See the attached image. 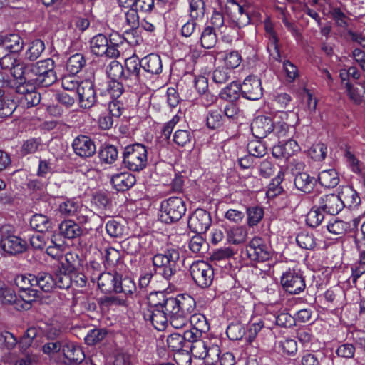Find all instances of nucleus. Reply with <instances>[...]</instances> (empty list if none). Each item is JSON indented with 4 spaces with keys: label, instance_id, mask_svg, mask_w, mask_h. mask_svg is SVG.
<instances>
[{
    "label": "nucleus",
    "instance_id": "6ab92c4d",
    "mask_svg": "<svg viewBox=\"0 0 365 365\" xmlns=\"http://www.w3.org/2000/svg\"><path fill=\"white\" fill-rule=\"evenodd\" d=\"M338 196L343 209L345 207L349 210L356 209L361 201L359 193L349 185L341 187L338 192Z\"/></svg>",
    "mask_w": 365,
    "mask_h": 365
},
{
    "label": "nucleus",
    "instance_id": "412c9836",
    "mask_svg": "<svg viewBox=\"0 0 365 365\" xmlns=\"http://www.w3.org/2000/svg\"><path fill=\"white\" fill-rule=\"evenodd\" d=\"M319 207L324 213L336 215L343 210L338 194H327L319 197Z\"/></svg>",
    "mask_w": 365,
    "mask_h": 365
},
{
    "label": "nucleus",
    "instance_id": "774afa93",
    "mask_svg": "<svg viewBox=\"0 0 365 365\" xmlns=\"http://www.w3.org/2000/svg\"><path fill=\"white\" fill-rule=\"evenodd\" d=\"M223 61L226 68L231 70L237 68L241 63V56L235 51L226 52L223 54Z\"/></svg>",
    "mask_w": 365,
    "mask_h": 365
},
{
    "label": "nucleus",
    "instance_id": "cd10ccee",
    "mask_svg": "<svg viewBox=\"0 0 365 365\" xmlns=\"http://www.w3.org/2000/svg\"><path fill=\"white\" fill-rule=\"evenodd\" d=\"M136 182L135 177L130 173H120L113 175L111 182L118 191H125L132 187Z\"/></svg>",
    "mask_w": 365,
    "mask_h": 365
},
{
    "label": "nucleus",
    "instance_id": "bb28decb",
    "mask_svg": "<svg viewBox=\"0 0 365 365\" xmlns=\"http://www.w3.org/2000/svg\"><path fill=\"white\" fill-rule=\"evenodd\" d=\"M0 300L3 304H11L14 306V308L18 311H26L23 307H19V306L23 305L26 301L25 298L23 297L20 294L18 297L10 288L3 287L0 289Z\"/></svg>",
    "mask_w": 365,
    "mask_h": 365
},
{
    "label": "nucleus",
    "instance_id": "39448f33",
    "mask_svg": "<svg viewBox=\"0 0 365 365\" xmlns=\"http://www.w3.org/2000/svg\"><path fill=\"white\" fill-rule=\"evenodd\" d=\"M197 333L187 331L185 333V338L191 342L190 351L192 356L199 359H207L212 361L218 359L220 349L217 346H209V341L197 339Z\"/></svg>",
    "mask_w": 365,
    "mask_h": 365
},
{
    "label": "nucleus",
    "instance_id": "f704fd0d",
    "mask_svg": "<svg viewBox=\"0 0 365 365\" xmlns=\"http://www.w3.org/2000/svg\"><path fill=\"white\" fill-rule=\"evenodd\" d=\"M320 185L327 188L335 187L339 182V178L335 169L322 171L318 175Z\"/></svg>",
    "mask_w": 365,
    "mask_h": 365
},
{
    "label": "nucleus",
    "instance_id": "473e14b6",
    "mask_svg": "<svg viewBox=\"0 0 365 365\" xmlns=\"http://www.w3.org/2000/svg\"><path fill=\"white\" fill-rule=\"evenodd\" d=\"M30 68L31 63L26 64L18 60L10 71L14 78L19 80V83L24 85L26 83L29 84V78L28 76H30L29 74L30 73Z\"/></svg>",
    "mask_w": 365,
    "mask_h": 365
},
{
    "label": "nucleus",
    "instance_id": "423d86ee",
    "mask_svg": "<svg viewBox=\"0 0 365 365\" xmlns=\"http://www.w3.org/2000/svg\"><path fill=\"white\" fill-rule=\"evenodd\" d=\"M186 210L185 202L182 198L170 197L160 203V220L168 224L178 222L185 214Z\"/></svg>",
    "mask_w": 365,
    "mask_h": 365
},
{
    "label": "nucleus",
    "instance_id": "6e6d98bb",
    "mask_svg": "<svg viewBox=\"0 0 365 365\" xmlns=\"http://www.w3.org/2000/svg\"><path fill=\"white\" fill-rule=\"evenodd\" d=\"M106 73L111 80H120L124 82V66L113 60L106 68Z\"/></svg>",
    "mask_w": 365,
    "mask_h": 365
},
{
    "label": "nucleus",
    "instance_id": "f257e3e1",
    "mask_svg": "<svg viewBox=\"0 0 365 365\" xmlns=\"http://www.w3.org/2000/svg\"><path fill=\"white\" fill-rule=\"evenodd\" d=\"M55 62L52 58L39 61L36 63H31L30 73H29V84L48 87L57 80V76L54 71Z\"/></svg>",
    "mask_w": 365,
    "mask_h": 365
},
{
    "label": "nucleus",
    "instance_id": "e433bc0d",
    "mask_svg": "<svg viewBox=\"0 0 365 365\" xmlns=\"http://www.w3.org/2000/svg\"><path fill=\"white\" fill-rule=\"evenodd\" d=\"M35 287L43 292H49L55 288L54 276L47 272H40L35 275Z\"/></svg>",
    "mask_w": 365,
    "mask_h": 365
},
{
    "label": "nucleus",
    "instance_id": "79ce46f5",
    "mask_svg": "<svg viewBox=\"0 0 365 365\" xmlns=\"http://www.w3.org/2000/svg\"><path fill=\"white\" fill-rule=\"evenodd\" d=\"M30 226L32 229L38 232L48 231L51 227V222L49 218L42 214H35L30 220Z\"/></svg>",
    "mask_w": 365,
    "mask_h": 365
},
{
    "label": "nucleus",
    "instance_id": "5701e85b",
    "mask_svg": "<svg viewBox=\"0 0 365 365\" xmlns=\"http://www.w3.org/2000/svg\"><path fill=\"white\" fill-rule=\"evenodd\" d=\"M1 247L5 252L14 255L26 250V242L17 236L9 235L1 239Z\"/></svg>",
    "mask_w": 365,
    "mask_h": 365
},
{
    "label": "nucleus",
    "instance_id": "a878e982",
    "mask_svg": "<svg viewBox=\"0 0 365 365\" xmlns=\"http://www.w3.org/2000/svg\"><path fill=\"white\" fill-rule=\"evenodd\" d=\"M18 92L21 95L19 100L24 106L30 108L40 103V94L35 91L34 88L28 89L24 85H21L18 87Z\"/></svg>",
    "mask_w": 365,
    "mask_h": 365
},
{
    "label": "nucleus",
    "instance_id": "2f4dec72",
    "mask_svg": "<svg viewBox=\"0 0 365 365\" xmlns=\"http://www.w3.org/2000/svg\"><path fill=\"white\" fill-rule=\"evenodd\" d=\"M61 235L68 239H73L82 234L80 226L74 221L68 220L63 221L58 226Z\"/></svg>",
    "mask_w": 365,
    "mask_h": 365
},
{
    "label": "nucleus",
    "instance_id": "bf43d9fd",
    "mask_svg": "<svg viewBox=\"0 0 365 365\" xmlns=\"http://www.w3.org/2000/svg\"><path fill=\"white\" fill-rule=\"evenodd\" d=\"M298 246L304 250L314 249L316 242L313 234L304 230L298 232Z\"/></svg>",
    "mask_w": 365,
    "mask_h": 365
},
{
    "label": "nucleus",
    "instance_id": "69168bd1",
    "mask_svg": "<svg viewBox=\"0 0 365 365\" xmlns=\"http://www.w3.org/2000/svg\"><path fill=\"white\" fill-rule=\"evenodd\" d=\"M349 225L339 219H334V221H329L327 225V230L334 235H344L349 229Z\"/></svg>",
    "mask_w": 365,
    "mask_h": 365
},
{
    "label": "nucleus",
    "instance_id": "4d7b16f0",
    "mask_svg": "<svg viewBox=\"0 0 365 365\" xmlns=\"http://www.w3.org/2000/svg\"><path fill=\"white\" fill-rule=\"evenodd\" d=\"M327 145L324 143L313 144L308 150V155L314 161H323L327 156Z\"/></svg>",
    "mask_w": 365,
    "mask_h": 365
},
{
    "label": "nucleus",
    "instance_id": "4be33fe9",
    "mask_svg": "<svg viewBox=\"0 0 365 365\" xmlns=\"http://www.w3.org/2000/svg\"><path fill=\"white\" fill-rule=\"evenodd\" d=\"M0 47L11 53H18L24 47V41L18 34L1 33L0 34Z\"/></svg>",
    "mask_w": 365,
    "mask_h": 365
},
{
    "label": "nucleus",
    "instance_id": "0eeeda50",
    "mask_svg": "<svg viewBox=\"0 0 365 365\" xmlns=\"http://www.w3.org/2000/svg\"><path fill=\"white\" fill-rule=\"evenodd\" d=\"M141 64L138 57L133 55L125 61L124 66V83L133 91H138L144 78L141 72Z\"/></svg>",
    "mask_w": 365,
    "mask_h": 365
},
{
    "label": "nucleus",
    "instance_id": "4468645a",
    "mask_svg": "<svg viewBox=\"0 0 365 365\" xmlns=\"http://www.w3.org/2000/svg\"><path fill=\"white\" fill-rule=\"evenodd\" d=\"M211 223L210 213L203 209H197L189 218L188 227L193 232L205 233Z\"/></svg>",
    "mask_w": 365,
    "mask_h": 365
},
{
    "label": "nucleus",
    "instance_id": "ea45409f",
    "mask_svg": "<svg viewBox=\"0 0 365 365\" xmlns=\"http://www.w3.org/2000/svg\"><path fill=\"white\" fill-rule=\"evenodd\" d=\"M207 125L209 128L219 129L226 124V118L223 112L220 110H211L208 112L206 118Z\"/></svg>",
    "mask_w": 365,
    "mask_h": 365
},
{
    "label": "nucleus",
    "instance_id": "1a4fd4ad",
    "mask_svg": "<svg viewBox=\"0 0 365 365\" xmlns=\"http://www.w3.org/2000/svg\"><path fill=\"white\" fill-rule=\"evenodd\" d=\"M139 26V16L136 9L131 8L125 12L123 27L127 26L128 29L125 30L122 41L125 40L130 45L139 44L142 41L138 32Z\"/></svg>",
    "mask_w": 365,
    "mask_h": 365
},
{
    "label": "nucleus",
    "instance_id": "37998d69",
    "mask_svg": "<svg viewBox=\"0 0 365 365\" xmlns=\"http://www.w3.org/2000/svg\"><path fill=\"white\" fill-rule=\"evenodd\" d=\"M217 42V37L215 29L211 26H205L200 36L202 47L210 49L215 46Z\"/></svg>",
    "mask_w": 365,
    "mask_h": 365
},
{
    "label": "nucleus",
    "instance_id": "3c124183",
    "mask_svg": "<svg viewBox=\"0 0 365 365\" xmlns=\"http://www.w3.org/2000/svg\"><path fill=\"white\" fill-rule=\"evenodd\" d=\"M117 274L110 272L101 273L98 277V286L102 292H108L113 289Z\"/></svg>",
    "mask_w": 365,
    "mask_h": 365
},
{
    "label": "nucleus",
    "instance_id": "09e8293b",
    "mask_svg": "<svg viewBox=\"0 0 365 365\" xmlns=\"http://www.w3.org/2000/svg\"><path fill=\"white\" fill-rule=\"evenodd\" d=\"M247 223L250 227L257 225L264 217V210L259 206H250L246 209Z\"/></svg>",
    "mask_w": 365,
    "mask_h": 365
},
{
    "label": "nucleus",
    "instance_id": "a18cd8bd",
    "mask_svg": "<svg viewBox=\"0 0 365 365\" xmlns=\"http://www.w3.org/2000/svg\"><path fill=\"white\" fill-rule=\"evenodd\" d=\"M359 86H355L349 81L345 83L348 96L354 103L359 104L362 102L364 95L365 94V86L361 83H358Z\"/></svg>",
    "mask_w": 365,
    "mask_h": 365
},
{
    "label": "nucleus",
    "instance_id": "393cba45",
    "mask_svg": "<svg viewBox=\"0 0 365 365\" xmlns=\"http://www.w3.org/2000/svg\"><path fill=\"white\" fill-rule=\"evenodd\" d=\"M143 70L151 75H158L162 72L163 65L160 56L150 53L140 60Z\"/></svg>",
    "mask_w": 365,
    "mask_h": 365
},
{
    "label": "nucleus",
    "instance_id": "603ef678",
    "mask_svg": "<svg viewBox=\"0 0 365 365\" xmlns=\"http://www.w3.org/2000/svg\"><path fill=\"white\" fill-rule=\"evenodd\" d=\"M61 265L58 266V269L62 272H67V273H72L75 271L76 267L78 262V256L72 252H68L63 259H60Z\"/></svg>",
    "mask_w": 365,
    "mask_h": 365
},
{
    "label": "nucleus",
    "instance_id": "052dcab7",
    "mask_svg": "<svg viewBox=\"0 0 365 365\" xmlns=\"http://www.w3.org/2000/svg\"><path fill=\"white\" fill-rule=\"evenodd\" d=\"M284 178V173L282 171H279L277 175L272 180L268 185V190L267 191V195L268 197H274L279 195L283 189L280 185Z\"/></svg>",
    "mask_w": 365,
    "mask_h": 365
},
{
    "label": "nucleus",
    "instance_id": "7ed1b4c3",
    "mask_svg": "<svg viewBox=\"0 0 365 365\" xmlns=\"http://www.w3.org/2000/svg\"><path fill=\"white\" fill-rule=\"evenodd\" d=\"M123 164L125 168L133 172H140L148 164V150L141 143L127 145L123 153Z\"/></svg>",
    "mask_w": 365,
    "mask_h": 365
},
{
    "label": "nucleus",
    "instance_id": "9b49d317",
    "mask_svg": "<svg viewBox=\"0 0 365 365\" xmlns=\"http://www.w3.org/2000/svg\"><path fill=\"white\" fill-rule=\"evenodd\" d=\"M250 6L242 4L236 0H227L226 11L230 12L231 18L239 27H243L250 22Z\"/></svg>",
    "mask_w": 365,
    "mask_h": 365
},
{
    "label": "nucleus",
    "instance_id": "4c0bfd02",
    "mask_svg": "<svg viewBox=\"0 0 365 365\" xmlns=\"http://www.w3.org/2000/svg\"><path fill=\"white\" fill-rule=\"evenodd\" d=\"M247 237V230L245 226H235L227 231V241L237 245L245 242Z\"/></svg>",
    "mask_w": 365,
    "mask_h": 365
},
{
    "label": "nucleus",
    "instance_id": "a211bd4d",
    "mask_svg": "<svg viewBox=\"0 0 365 365\" xmlns=\"http://www.w3.org/2000/svg\"><path fill=\"white\" fill-rule=\"evenodd\" d=\"M72 148L76 155L81 158H89L96 153V145L93 140L86 135H80L74 138Z\"/></svg>",
    "mask_w": 365,
    "mask_h": 365
},
{
    "label": "nucleus",
    "instance_id": "58836bf2",
    "mask_svg": "<svg viewBox=\"0 0 365 365\" xmlns=\"http://www.w3.org/2000/svg\"><path fill=\"white\" fill-rule=\"evenodd\" d=\"M86 65V60L82 53H76L71 56L66 62V69L71 75L79 73Z\"/></svg>",
    "mask_w": 365,
    "mask_h": 365
},
{
    "label": "nucleus",
    "instance_id": "c85d7f7f",
    "mask_svg": "<svg viewBox=\"0 0 365 365\" xmlns=\"http://www.w3.org/2000/svg\"><path fill=\"white\" fill-rule=\"evenodd\" d=\"M136 290L134 281L130 277H122L117 274L113 291L115 293H123L126 296H133Z\"/></svg>",
    "mask_w": 365,
    "mask_h": 365
},
{
    "label": "nucleus",
    "instance_id": "49530a36",
    "mask_svg": "<svg viewBox=\"0 0 365 365\" xmlns=\"http://www.w3.org/2000/svg\"><path fill=\"white\" fill-rule=\"evenodd\" d=\"M118 150L113 145H105L100 150L99 158L101 161L104 163L112 164L118 159Z\"/></svg>",
    "mask_w": 365,
    "mask_h": 365
},
{
    "label": "nucleus",
    "instance_id": "864d4df0",
    "mask_svg": "<svg viewBox=\"0 0 365 365\" xmlns=\"http://www.w3.org/2000/svg\"><path fill=\"white\" fill-rule=\"evenodd\" d=\"M240 92V85L233 81L221 91L220 96L222 99L230 102H233L238 99Z\"/></svg>",
    "mask_w": 365,
    "mask_h": 365
},
{
    "label": "nucleus",
    "instance_id": "9d476101",
    "mask_svg": "<svg viewBox=\"0 0 365 365\" xmlns=\"http://www.w3.org/2000/svg\"><path fill=\"white\" fill-rule=\"evenodd\" d=\"M190 274L197 286L207 288L211 285L214 278L212 267L205 261H197L190 266Z\"/></svg>",
    "mask_w": 365,
    "mask_h": 365
},
{
    "label": "nucleus",
    "instance_id": "e2e57ef3",
    "mask_svg": "<svg viewBox=\"0 0 365 365\" xmlns=\"http://www.w3.org/2000/svg\"><path fill=\"white\" fill-rule=\"evenodd\" d=\"M247 148L249 154L256 158H261L267 153V148L259 140V139L257 138L249 141Z\"/></svg>",
    "mask_w": 365,
    "mask_h": 365
},
{
    "label": "nucleus",
    "instance_id": "dca6fc26",
    "mask_svg": "<svg viewBox=\"0 0 365 365\" xmlns=\"http://www.w3.org/2000/svg\"><path fill=\"white\" fill-rule=\"evenodd\" d=\"M240 86L242 95L247 99L256 101L262 96L261 81L256 76H247Z\"/></svg>",
    "mask_w": 365,
    "mask_h": 365
},
{
    "label": "nucleus",
    "instance_id": "c756f323",
    "mask_svg": "<svg viewBox=\"0 0 365 365\" xmlns=\"http://www.w3.org/2000/svg\"><path fill=\"white\" fill-rule=\"evenodd\" d=\"M61 349L64 356L70 361L81 362L85 358L81 348L72 342H63Z\"/></svg>",
    "mask_w": 365,
    "mask_h": 365
},
{
    "label": "nucleus",
    "instance_id": "72a5a7b5",
    "mask_svg": "<svg viewBox=\"0 0 365 365\" xmlns=\"http://www.w3.org/2000/svg\"><path fill=\"white\" fill-rule=\"evenodd\" d=\"M194 85L199 94H204L207 102H203L205 106H209L216 101V96L207 93L208 90V79L204 76H197L194 78Z\"/></svg>",
    "mask_w": 365,
    "mask_h": 365
},
{
    "label": "nucleus",
    "instance_id": "680f3d73",
    "mask_svg": "<svg viewBox=\"0 0 365 365\" xmlns=\"http://www.w3.org/2000/svg\"><path fill=\"white\" fill-rule=\"evenodd\" d=\"M329 13L336 26L342 29L348 28L349 18L341 11V8L332 7Z\"/></svg>",
    "mask_w": 365,
    "mask_h": 365
},
{
    "label": "nucleus",
    "instance_id": "f3484780",
    "mask_svg": "<svg viewBox=\"0 0 365 365\" xmlns=\"http://www.w3.org/2000/svg\"><path fill=\"white\" fill-rule=\"evenodd\" d=\"M80 106L83 108H91L96 101V93L91 81L86 80L80 83L77 91Z\"/></svg>",
    "mask_w": 365,
    "mask_h": 365
},
{
    "label": "nucleus",
    "instance_id": "de8ad7c7",
    "mask_svg": "<svg viewBox=\"0 0 365 365\" xmlns=\"http://www.w3.org/2000/svg\"><path fill=\"white\" fill-rule=\"evenodd\" d=\"M264 29L266 31V36L269 39L267 50L270 53L276 51L278 53V38L274 31L273 24L269 19H267L264 21Z\"/></svg>",
    "mask_w": 365,
    "mask_h": 365
},
{
    "label": "nucleus",
    "instance_id": "c03bdc74",
    "mask_svg": "<svg viewBox=\"0 0 365 365\" xmlns=\"http://www.w3.org/2000/svg\"><path fill=\"white\" fill-rule=\"evenodd\" d=\"M44 50V42L41 39H35L29 43L25 52V58L30 61H35L40 57Z\"/></svg>",
    "mask_w": 365,
    "mask_h": 365
},
{
    "label": "nucleus",
    "instance_id": "aec40b11",
    "mask_svg": "<svg viewBox=\"0 0 365 365\" xmlns=\"http://www.w3.org/2000/svg\"><path fill=\"white\" fill-rule=\"evenodd\" d=\"M251 130L257 139H262L274 130L272 120L266 116H258L251 123Z\"/></svg>",
    "mask_w": 365,
    "mask_h": 365
},
{
    "label": "nucleus",
    "instance_id": "f8f14e48",
    "mask_svg": "<svg viewBox=\"0 0 365 365\" xmlns=\"http://www.w3.org/2000/svg\"><path fill=\"white\" fill-rule=\"evenodd\" d=\"M246 254L252 261L264 262L269 259L270 251L264 240L254 237L246 246Z\"/></svg>",
    "mask_w": 365,
    "mask_h": 365
},
{
    "label": "nucleus",
    "instance_id": "20e7f679",
    "mask_svg": "<svg viewBox=\"0 0 365 365\" xmlns=\"http://www.w3.org/2000/svg\"><path fill=\"white\" fill-rule=\"evenodd\" d=\"M110 44L109 45L108 38L105 35L102 34L96 35L90 41L91 53L98 56L118 57L120 52L116 46L123 42L122 36L118 34H112L110 37Z\"/></svg>",
    "mask_w": 365,
    "mask_h": 365
},
{
    "label": "nucleus",
    "instance_id": "ddd939ff",
    "mask_svg": "<svg viewBox=\"0 0 365 365\" xmlns=\"http://www.w3.org/2000/svg\"><path fill=\"white\" fill-rule=\"evenodd\" d=\"M165 298L163 292H151L148 297V308L143 312L144 319H163L165 314L162 308Z\"/></svg>",
    "mask_w": 365,
    "mask_h": 365
},
{
    "label": "nucleus",
    "instance_id": "7c9ffc66",
    "mask_svg": "<svg viewBox=\"0 0 365 365\" xmlns=\"http://www.w3.org/2000/svg\"><path fill=\"white\" fill-rule=\"evenodd\" d=\"M356 250L359 252V258L351 266V275L350 277L354 287H356L358 279L365 274V247Z\"/></svg>",
    "mask_w": 365,
    "mask_h": 365
},
{
    "label": "nucleus",
    "instance_id": "5fc2aeb1",
    "mask_svg": "<svg viewBox=\"0 0 365 365\" xmlns=\"http://www.w3.org/2000/svg\"><path fill=\"white\" fill-rule=\"evenodd\" d=\"M324 218V212L318 207H313L306 215L305 221L310 227H317Z\"/></svg>",
    "mask_w": 365,
    "mask_h": 365
},
{
    "label": "nucleus",
    "instance_id": "0e129e2a",
    "mask_svg": "<svg viewBox=\"0 0 365 365\" xmlns=\"http://www.w3.org/2000/svg\"><path fill=\"white\" fill-rule=\"evenodd\" d=\"M227 334L230 339L238 340L246 334V331L242 324L239 321H235L227 327Z\"/></svg>",
    "mask_w": 365,
    "mask_h": 365
},
{
    "label": "nucleus",
    "instance_id": "13d9d810",
    "mask_svg": "<svg viewBox=\"0 0 365 365\" xmlns=\"http://www.w3.org/2000/svg\"><path fill=\"white\" fill-rule=\"evenodd\" d=\"M344 158H346V163L350 170L354 173L356 175L362 174V163L358 158H356L352 152H351L350 148L349 146H346L344 151Z\"/></svg>",
    "mask_w": 365,
    "mask_h": 365
},
{
    "label": "nucleus",
    "instance_id": "a19ab883",
    "mask_svg": "<svg viewBox=\"0 0 365 365\" xmlns=\"http://www.w3.org/2000/svg\"><path fill=\"white\" fill-rule=\"evenodd\" d=\"M316 182V178L310 176L307 173H298V190L310 194L312 192Z\"/></svg>",
    "mask_w": 365,
    "mask_h": 365
},
{
    "label": "nucleus",
    "instance_id": "6e6552de",
    "mask_svg": "<svg viewBox=\"0 0 365 365\" xmlns=\"http://www.w3.org/2000/svg\"><path fill=\"white\" fill-rule=\"evenodd\" d=\"M35 275L31 274L18 275L15 278V284L19 289V294L25 298L26 301L23 305L25 310H29L32 307V303L38 297V290L35 287Z\"/></svg>",
    "mask_w": 365,
    "mask_h": 365
},
{
    "label": "nucleus",
    "instance_id": "c9c22d12",
    "mask_svg": "<svg viewBox=\"0 0 365 365\" xmlns=\"http://www.w3.org/2000/svg\"><path fill=\"white\" fill-rule=\"evenodd\" d=\"M178 305L177 297L165 298L162 308L165 314V317H163V318L166 319L169 318L170 319L173 318L175 319L180 318L179 306Z\"/></svg>",
    "mask_w": 365,
    "mask_h": 365
},
{
    "label": "nucleus",
    "instance_id": "2eb2a0df",
    "mask_svg": "<svg viewBox=\"0 0 365 365\" xmlns=\"http://www.w3.org/2000/svg\"><path fill=\"white\" fill-rule=\"evenodd\" d=\"M58 210L64 216L76 215L81 222H86L88 220V215L82 212H91L87 211L80 201L75 199H67L61 202L58 205Z\"/></svg>",
    "mask_w": 365,
    "mask_h": 365
},
{
    "label": "nucleus",
    "instance_id": "f03ea898",
    "mask_svg": "<svg viewBox=\"0 0 365 365\" xmlns=\"http://www.w3.org/2000/svg\"><path fill=\"white\" fill-rule=\"evenodd\" d=\"M179 252L175 249H169L163 253L155 254L153 257V264L156 274L165 279H170L179 269Z\"/></svg>",
    "mask_w": 365,
    "mask_h": 365
},
{
    "label": "nucleus",
    "instance_id": "b1692460",
    "mask_svg": "<svg viewBox=\"0 0 365 365\" xmlns=\"http://www.w3.org/2000/svg\"><path fill=\"white\" fill-rule=\"evenodd\" d=\"M177 300L178 304V306H179L180 318L197 317V319H200L201 317H203L200 314H195L189 316L193 312L195 304V299L190 295L187 294H178L177 296Z\"/></svg>",
    "mask_w": 365,
    "mask_h": 365
},
{
    "label": "nucleus",
    "instance_id": "8fccbe9b",
    "mask_svg": "<svg viewBox=\"0 0 365 365\" xmlns=\"http://www.w3.org/2000/svg\"><path fill=\"white\" fill-rule=\"evenodd\" d=\"M298 96H300L302 101L306 102L307 107L310 112L315 111L318 100L314 88H304L300 92L298 91Z\"/></svg>",
    "mask_w": 365,
    "mask_h": 365
},
{
    "label": "nucleus",
    "instance_id": "338daca9",
    "mask_svg": "<svg viewBox=\"0 0 365 365\" xmlns=\"http://www.w3.org/2000/svg\"><path fill=\"white\" fill-rule=\"evenodd\" d=\"M192 139V135L187 130H178L173 135V142L180 147L191 144Z\"/></svg>",
    "mask_w": 365,
    "mask_h": 365
}]
</instances>
